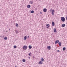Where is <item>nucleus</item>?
Returning a JSON list of instances; mask_svg holds the SVG:
<instances>
[{"instance_id":"1","label":"nucleus","mask_w":67,"mask_h":67,"mask_svg":"<svg viewBox=\"0 0 67 67\" xmlns=\"http://www.w3.org/2000/svg\"><path fill=\"white\" fill-rule=\"evenodd\" d=\"M61 19L62 22H65V18L64 17H61Z\"/></svg>"},{"instance_id":"2","label":"nucleus","mask_w":67,"mask_h":67,"mask_svg":"<svg viewBox=\"0 0 67 67\" xmlns=\"http://www.w3.org/2000/svg\"><path fill=\"white\" fill-rule=\"evenodd\" d=\"M27 47L26 46H24L23 47V48L24 49H27Z\"/></svg>"},{"instance_id":"3","label":"nucleus","mask_w":67,"mask_h":67,"mask_svg":"<svg viewBox=\"0 0 67 67\" xmlns=\"http://www.w3.org/2000/svg\"><path fill=\"white\" fill-rule=\"evenodd\" d=\"M54 12H55V10H52V15H54Z\"/></svg>"},{"instance_id":"4","label":"nucleus","mask_w":67,"mask_h":67,"mask_svg":"<svg viewBox=\"0 0 67 67\" xmlns=\"http://www.w3.org/2000/svg\"><path fill=\"white\" fill-rule=\"evenodd\" d=\"M43 11L44 12H46L47 11V9L46 8H44L43 9Z\"/></svg>"},{"instance_id":"5","label":"nucleus","mask_w":67,"mask_h":67,"mask_svg":"<svg viewBox=\"0 0 67 67\" xmlns=\"http://www.w3.org/2000/svg\"><path fill=\"white\" fill-rule=\"evenodd\" d=\"M59 40H56L55 42V44H57V43H59Z\"/></svg>"},{"instance_id":"6","label":"nucleus","mask_w":67,"mask_h":67,"mask_svg":"<svg viewBox=\"0 0 67 67\" xmlns=\"http://www.w3.org/2000/svg\"><path fill=\"white\" fill-rule=\"evenodd\" d=\"M38 64H42L43 62H42V61H40L39 62Z\"/></svg>"},{"instance_id":"7","label":"nucleus","mask_w":67,"mask_h":67,"mask_svg":"<svg viewBox=\"0 0 67 67\" xmlns=\"http://www.w3.org/2000/svg\"><path fill=\"white\" fill-rule=\"evenodd\" d=\"M52 26H55V23H54V22L53 21L52 22Z\"/></svg>"},{"instance_id":"8","label":"nucleus","mask_w":67,"mask_h":67,"mask_svg":"<svg viewBox=\"0 0 67 67\" xmlns=\"http://www.w3.org/2000/svg\"><path fill=\"white\" fill-rule=\"evenodd\" d=\"M47 48L48 49L50 50V49H51V46H48L47 47Z\"/></svg>"},{"instance_id":"9","label":"nucleus","mask_w":67,"mask_h":67,"mask_svg":"<svg viewBox=\"0 0 67 67\" xmlns=\"http://www.w3.org/2000/svg\"><path fill=\"white\" fill-rule=\"evenodd\" d=\"M27 8H30L31 7V5H27Z\"/></svg>"},{"instance_id":"10","label":"nucleus","mask_w":67,"mask_h":67,"mask_svg":"<svg viewBox=\"0 0 67 67\" xmlns=\"http://www.w3.org/2000/svg\"><path fill=\"white\" fill-rule=\"evenodd\" d=\"M58 44L60 46L62 45V43L60 42H59Z\"/></svg>"},{"instance_id":"11","label":"nucleus","mask_w":67,"mask_h":67,"mask_svg":"<svg viewBox=\"0 0 67 67\" xmlns=\"http://www.w3.org/2000/svg\"><path fill=\"white\" fill-rule=\"evenodd\" d=\"M54 33H56V32H57V31L56 30V29L55 28L54 29Z\"/></svg>"},{"instance_id":"12","label":"nucleus","mask_w":67,"mask_h":67,"mask_svg":"<svg viewBox=\"0 0 67 67\" xmlns=\"http://www.w3.org/2000/svg\"><path fill=\"white\" fill-rule=\"evenodd\" d=\"M65 26L66 25H65V24H63L62 25V27H65Z\"/></svg>"},{"instance_id":"13","label":"nucleus","mask_w":67,"mask_h":67,"mask_svg":"<svg viewBox=\"0 0 67 67\" xmlns=\"http://www.w3.org/2000/svg\"><path fill=\"white\" fill-rule=\"evenodd\" d=\"M46 26H47V28H48L49 27V25L48 24H47L46 25Z\"/></svg>"},{"instance_id":"14","label":"nucleus","mask_w":67,"mask_h":67,"mask_svg":"<svg viewBox=\"0 0 67 67\" xmlns=\"http://www.w3.org/2000/svg\"><path fill=\"white\" fill-rule=\"evenodd\" d=\"M29 49H31L32 48V46H29Z\"/></svg>"},{"instance_id":"15","label":"nucleus","mask_w":67,"mask_h":67,"mask_svg":"<svg viewBox=\"0 0 67 67\" xmlns=\"http://www.w3.org/2000/svg\"><path fill=\"white\" fill-rule=\"evenodd\" d=\"M26 38H27V37H26V36H25L24 37V39L25 40H26Z\"/></svg>"},{"instance_id":"16","label":"nucleus","mask_w":67,"mask_h":67,"mask_svg":"<svg viewBox=\"0 0 67 67\" xmlns=\"http://www.w3.org/2000/svg\"><path fill=\"white\" fill-rule=\"evenodd\" d=\"M30 4H33V1H30Z\"/></svg>"},{"instance_id":"17","label":"nucleus","mask_w":67,"mask_h":67,"mask_svg":"<svg viewBox=\"0 0 67 67\" xmlns=\"http://www.w3.org/2000/svg\"><path fill=\"white\" fill-rule=\"evenodd\" d=\"M4 39V40H7V37H5Z\"/></svg>"},{"instance_id":"18","label":"nucleus","mask_w":67,"mask_h":67,"mask_svg":"<svg viewBox=\"0 0 67 67\" xmlns=\"http://www.w3.org/2000/svg\"><path fill=\"white\" fill-rule=\"evenodd\" d=\"M66 49V48L65 47H64L63 48V51H65V50Z\"/></svg>"},{"instance_id":"19","label":"nucleus","mask_w":67,"mask_h":67,"mask_svg":"<svg viewBox=\"0 0 67 67\" xmlns=\"http://www.w3.org/2000/svg\"><path fill=\"white\" fill-rule=\"evenodd\" d=\"M41 59L42 62H43L44 60V59L43 58H42Z\"/></svg>"},{"instance_id":"20","label":"nucleus","mask_w":67,"mask_h":67,"mask_svg":"<svg viewBox=\"0 0 67 67\" xmlns=\"http://www.w3.org/2000/svg\"><path fill=\"white\" fill-rule=\"evenodd\" d=\"M14 48H16V46L15 45L14 46Z\"/></svg>"},{"instance_id":"21","label":"nucleus","mask_w":67,"mask_h":67,"mask_svg":"<svg viewBox=\"0 0 67 67\" xmlns=\"http://www.w3.org/2000/svg\"><path fill=\"white\" fill-rule=\"evenodd\" d=\"M16 26H17V27H18V24H17V23H16Z\"/></svg>"},{"instance_id":"22","label":"nucleus","mask_w":67,"mask_h":67,"mask_svg":"<svg viewBox=\"0 0 67 67\" xmlns=\"http://www.w3.org/2000/svg\"><path fill=\"white\" fill-rule=\"evenodd\" d=\"M23 62H25V60L24 59H23Z\"/></svg>"},{"instance_id":"23","label":"nucleus","mask_w":67,"mask_h":67,"mask_svg":"<svg viewBox=\"0 0 67 67\" xmlns=\"http://www.w3.org/2000/svg\"><path fill=\"white\" fill-rule=\"evenodd\" d=\"M31 13H34V11L32 10L31 12Z\"/></svg>"},{"instance_id":"24","label":"nucleus","mask_w":67,"mask_h":67,"mask_svg":"<svg viewBox=\"0 0 67 67\" xmlns=\"http://www.w3.org/2000/svg\"><path fill=\"white\" fill-rule=\"evenodd\" d=\"M16 34H17V33H18V31H16Z\"/></svg>"},{"instance_id":"25","label":"nucleus","mask_w":67,"mask_h":67,"mask_svg":"<svg viewBox=\"0 0 67 67\" xmlns=\"http://www.w3.org/2000/svg\"><path fill=\"white\" fill-rule=\"evenodd\" d=\"M29 56H31V53H29Z\"/></svg>"},{"instance_id":"26","label":"nucleus","mask_w":67,"mask_h":67,"mask_svg":"<svg viewBox=\"0 0 67 67\" xmlns=\"http://www.w3.org/2000/svg\"><path fill=\"white\" fill-rule=\"evenodd\" d=\"M57 51V52H58L59 53L60 51H59V50H58Z\"/></svg>"},{"instance_id":"27","label":"nucleus","mask_w":67,"mask_h":67,"mask_svg":"<svg viewBox=\"0 0 67 67\" xmlns=\"http://www.w3.org/2000/svg\"><path fill=\"white\" fill-rule=\"evenodd\" d=\"M40 13H41V14H42V12H40Z\"/></svg>"},{"instance_id":"28","label":"nucleus","mask_w":67,"mask_h":67,"mask_svg":"<svg viewBox=\"0 0 67 67\" xmlns=\"http://www.w3.org/2000/svg\"><path fill=\"white\" fill-rule=\"evenodd\" d=\"M28 58H29V59H30V57H28Z\"/></svg>"},{"instance_id":"29","label":"nucleus","mask_w":67,"mask_h":67,"mask_svg":"<svg viewBox=\"0 0 67 67\" xmlns=\"http://www.w3.org/2000/svg\"><path fill=\"white\" fill-rule=\"evenodd\" d=\"M29 38V36H27V38Z\"/></svg>"},{"instance_id":"30","label":"nucleus","mask_w":67,"mask_h":67,"mask_svg":"<svg viewBox=\"0 0 67 67\" xmlns=\"http://www.w3.org/2000/svg\"><path fill=\"white\" fill-rule=\"evenodd\" d=\"M66 19H67V16H66Z\"/></svg>"},{"instance_id":"31","label":"nucleus","mask_w":67,"mask_h":67,"mask_svg":"<svg viewBox=\"0 0 67 67\" xmlns=\"http://www.w3.org/2000/svg\"><path fill=\"white\" fill-rule=\"evenodd\" d=\"M16 30H15V32H16Z\"/></svg>"},{"instance_id":"32","label":"nucleus","mask_w":67,"mask_h":67,"mask_svg":"<svg viewBox=\"0 0 67 67\" xmlns=\"http://www.w3.org/2000/svg\"><path fill=\"white\" fill-rule=\"evenodd\" d=\"M15 67H16V66H15Z\"/></svg>"},{"instance_id":"33","label":"nucleus","mask_w":67,"mask_h":67,"mask_svg":"<svg viewBox=\"0 0 67 67\" xmlns=\"http://www.w3.org/2000/svg\"><path fill=\"white\" fill-rule=\"evenodd\" d=\"M10 30V29H9V30Z\"/></svg>"},{"instance_id":"34","label":"nucleus","mask_w":67,"mask_h":67,"mask_svg":"<svg viewBox=\"0 0 67 67\" xmlns=\"http://www.w3.org/2000/svg\"><path fill=\"white\" fill-rule=\"evenodd\" d=\"M50 11H51V10H50Z\"/></svg>"}]
</instances>
